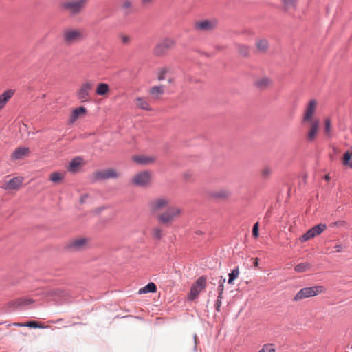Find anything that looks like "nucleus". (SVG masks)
<instances>
[{
    "instance_id": "obj_1",
    "label": "nucleus",
    "mask_w": 352,
    "mask_h": 352,
    "mask_svg": "<svg viewBox=\"0 0 352 352\" xmlns=\"http://www.w3.org/2000/svg\"><path fill=\"white\" fill-rule=\"evenodd\" d=\"M85 38V31L79 28H67L62 34V39L64 43L71 45L83 41Z\"/></svg>"
},
{
    "instance_id": "obj_2",
    "label": "nucleus",
    "mask_w": 352,
    "mask_h": 352,
    "mask_svg": "<svg viewBox=\"0 0 352 352\" xmlns=\"http://www.w3.org/2000/svg\"><path fill=\"white\" fill-rule=\"evenodd\" d=\"M182 213L183 210L180 207L171 206L163 212L157 214V219L162 224L170 226L179 219Z\"/></svg>"
},
{
    "instance_id": "obj_3",
    "label": "nucleus",
    "mask_w": 352,
    "mask_h": 352,
    "mask_svg": "<svg viewBox=\"0 0 352 352\" xmlns=\"http://www.w3.org/2000/svg\"><path fill=\"white\" fill-rule=\"evenodd\" d=\"M89 0H64L60 2V8L71 15H78L85 9Z\"/></svg>"
},
{
    "instance_id": "obj_4",
    "label": "nucleus",
    "mask_w": 352,
    "mask_h": 352,
    "mask_svg": "<svg viewBox=\"0 0 352 352\" xmlns=\"http://www.w3.org/2000/svg\"><path fill=\"white\" fill-rule=\"evenodd\" d=\"M326 292V288L322 285H314L300 289L294 297V301L298 302L302 300L314 297Z\"/></svg>"
},
{
    "instance_id": "obj_5",
    "label": "nucleus",
    "mask_w": 352,
    "mask_h": 352,
    "mask_svg": "<svg viewBox=\"0 0 352 352\" xmlns=\"http://www.w3.org/2000/svg\"><path fill=\"white\" fill-rule=\"evenodd\" d=\"M152 173L148 170H143L135 174L131 179V183L136 186L146 187L151 182Z\"/></svg>"
},
{
    "instance_id": "obj_6",
    "label": "nucleus",
    "mask_w": 352,
    "mask_h": 352,
    "mask_svg": "<svg viewBox=\"0 0 352 352\" xmlns=\"http://www.w3.org/2000/svg\"><path fill=\"white\" fill-rule=\"evenodd\" d=\"M93 89V83L91 81L82 82L76 91V98L81 102L90 100L91 91Z\"/></svg>"
},
{
    "instance_id": "obj_7",
    "label": "nucleus",
    "mask_w": 352,
    "mask_h": 352,
    "mask_svg": "<svg viewBox=\"0 0 352 352\" xmlns=\"http://www.w3.org/2000/svg\"><path fill=\"white\" fill-rule=\"evenodd\" d=\"M175 45V41L171 38H165L160 41L154 47L153 53L157 56L165 54Z\"/></svg>"
},
{
    "instance_id": "obj_8",
    "label": "nucleus",
    "mask_w": 352,
    "mask_h": 352,
    "mask_svg": "<svg viewBox=\"0 0 352 352\" xmlns=\"http://www.w3.org/2000/svg\"><path fill=\"white\" fill-rule=\"evenodd\" d=\"M317 107V101L315 99L311 100L307 104L302 122L303 124H306L308 122H312L314 120H319L318 119L314 118Z\"/></svg>"
},
{
    "instance_id": "obj_9",
    "label": "nucleus",
    "mask_w": 352,
    "mask_h": 352,
    "mask_svg": "<svg viewBox=\"0 0 352 352\" xmlns=\"http://www.w3.org/2000/svg\"><path fill=\"white\" fill-rule=\"evenodd\" d=\"M206 279L204 276L199 277L190 288L188 298L191 300H195L200 292L206 287Z\"/></svg>"
},
{
    "instance_id": "obj_10",
    "label": "nucleus",
    "mask_w": 352,
    "mask_h": 352,
    "mask_svg": "<svg viewBox=\"0 0 352 352\" xmlns=\"http://www.w3.org/2000/svg\"><path fill=\"white\" fill-rule=\"evenodd\" d=\"M170 204V199L166 197H158L151 201L148 207L151 213L155 214L165 208Z\"/></svg>"
},
{
    "instance_id": "obj_11",
    "label": "nucleus",
    "mask_w": 352,
    "mask_h": 352,
    "mask_svg": "<svg viewBox=\"0 0 352 352\" xmlns=\"http://www.w3.org/2000/svg\"><path fill=\"white\" fill-rule=\"evenodd\" d=\"M326 228L327 226L325 224L320 223L309 229L306 233L300 237L299 240L301 242H305L314 239V237L320 235Z\"/></svg>"
},
{
    "instance_id": "obj_12",
    "label": "nucleus",
    "mask_w": 352,
    "mask_h": 352,
    "mask_svg": "<svg viewBox=\"0 0 352 352\" xmlns=\"http://www.w3.org/2000/svg\"><path fill=\"white\" fill-rule=\"evenodd\" d=\"M89 244V239L84 237H78L71 240L67 244V248L72 251H80L85 250Z\"/></svg>"
},
{
    "instance_id": "obj_13",
    "label": "nucleus",
    "mask_w": 352,
    "mask_h": 352,
    "mask_svg": "<svg viewBox=\"0 0 352 352\" xmlns=\"http://www.w3.org/2000/svg\"><path fill=\"white\" fill-rule=\"evenodd\" d=\"M97 180H103L108 179H114L120 177V173L114 168H108L102 170L96 171L94 174Z\"/></svg>"
},
{
    "instance_id": "obj_14",
    "label": "nucleus",
    "mask_w": 352,
    "mask_h": 352,
    "mask_svg": "<svg viewBox=\"0 0 352 352\" xmlns=\"http://www.w3.org/2000/svg\"><path fill=\"white\" fill-rule=\"evenodd\" d=\"M216 20H199L194 23V28L197 31H210L217 26Z\"/></svg>"
},
{
    "instance_id": "obj_15",
    "label": "nucleus",
    "mask_w": 352,
    "mask_h": 352,
    "mask_svg": "<svg viewBox=\"0 0 352 352\" xmlns=\"http://www.w3.org/2000/svg\"><path fill=\"white\" fill-rule=\"evenodd\" d=\"M132 160L140 165H148L153 164L156 160V157L153 155H133L131 157Z\"/></svg>"
},
{
    "instance_id": "obj_16",
    "label": "nucleus",
    "mask_w": 352,
    "mask_h": 352,
    "mask_svg": "<svg viewBox=\"0 0 352 352\" xmlns=\"http://www.w3.org/2000/svg\"><path fill=\"white\" fill-rule=\"evenodd\" d=\"M307 123H309L310 126L307 135V139L309 142H313L318 133L320 122L319 120H314Z\"/></svg>"
},
{
    "instance_id": "obj_17",
    "label": "nucleus",
    "mask_w": 352,
    "mask_h": 352,
    "mask_svg": "<svg viewBox=\"0 0 352 352\" xmlns=\"http://www.w3.org/2000/svg\"><path fill=\"white\" fill-rule=\"evenodd\" d=\"M23 179L21 177H16L6 182L3 185L5 190H16L19 188L23 183Z\"/></svg>"
},
{
    "instance_id": "obj_18",
    "label": "nucleus",
    "mask_w": 352,
    "mask_h": 352,
    "mask_svg": "<svg viewBox=\"0 0 352 352\" xmlns=\"http://www.w3.org/2000/svg\"><path fill=\"white\" fill-rule=\"evenodd\" d=\"M134 102L136 107L138 109L147 111H151L153 110L148 102V100L144 97H136L134 100Z\"/></svg>"
},
{
    "instance_id": "obj_19",
    "label": "nucleus",
    "mask_w": 352,
    "mask_h": 352,
    "mask_svg": "<svg viewBox=\"0 0 352 352\" xmlns=\"http://www.w3.org/2000/svg\"><path fill=\"white\" fill-rule=\"evenodd\" d=\"M83 160L80 157H75L69 163L67 170L71 173H76L83 166Z\"/></svg>"
},
{
    "instance_id": "obj_20",
    "label": "nucleus",
    "mask_w": 352,
    "mask_h": 352,
    "mask_svg": "<svg viewBox=\"0 0 352 352\" xmlns=\"http://www.w3.org/2000/svg\"><path fill=\"white\" fill-rule=\"evenodd\" d=\"M14 94V91L12 89H8L2 93L0 95V110L2 109L8 100L12 97Z\"/></svg>"
},
{
    "instance_id": "obj_21",
    "label": "nucleus",
    "mask_w": 352,
    "mask_h": 352,
    "mask_svg": "<svg viewBox=\"0 0 352 352\" xmlns=\"http://www.w3.org/2000/svg\"><path fill=\"white\" fill-rule=\"evenodd\" d=\"M110 92V87L107 83L100 82L96 88V94L98 96H107Z\"/></svg>"
},
{
    "instance_id": "obj_22",
    "label": "nucleus",
    "mask_w": 352,
    "mask_h": 352,
    "mask_svg": "<svg viewBox=\"0 0 352 352\" xmlns=\"http://www.w3.org/2000/svg\"><path fill=\"white\" fill-rule=\"evenodd\" d=\"M272 84V80L268 77H263L256 80L254 85L259 89H265Z\"/></svg>"
},
{
    "instance_id": "obj_23",
    "label": "nucleus",
    "mask_w": 352,
    "mask_h": 352,
    "mask_svg": "<svg viewBox=\"0 0 352 352\" xmlns=\"http://www.w3.org/2000/svg\"><path fill=\"white\" fill-rule=\"evenodd\" d=\"M87 109L83 107L74 109L71 115V122H75L80 116L85 115Z\"/></svg>"
},
{
    "instance_id": "obj_24",
    "label": "nucleus",
    "mask_w": 352,
    "mask_h": 352,
    "mask_svg": "<svg viewBox=\"0 0 352 352\" xmlns=\"http://www.w3.org/2000/svg\"><path fill=\"white\" fill-rule=\"evenodd\" d=\"M149 93L154 98H159L164 93V87L163 85L152 87Z\"/></svg>"
},
{
    "instance_id": "obj_25",
    "label": "nucleus",
    "mask_w": 352,
    "mask_h": 352,
    "mask_svg": "<svg viewBox=\"0 0 352 352\" xmlns=\"http://www.w3.org/2000/svg\"><path fill=\"white\" fill-rule=\"evenodd\" d=\"M231 192L228 189H221L212 193V197L221 199H226L230 197Z\"/></svg>"
},
{
    "instance_id": "obj_26",
    "label": "nucleus",
    "mask_w": 352,
    "mask_h": 352,
    "mask_svg": "<svg viewBox=\"0 0 352 352\" xmlns=\"http://www.w3.org/2000/svg\"><path fill=\"white\" fill-rule=\"evenodd\" d=\"M30 153V150L28 148H19L12 154V157L15 160L23 158L24 156H27Z\"/></svg>"
},
{
    "instance_id": "obj_27",
    "label": "nucleus",
    "mask_w": 352,
    "mask_h": 352,
    "mask_svg": "<svg viewBox=\"0 0 352 352\" xmlns=\"http://www.w3.org/2000/svg\"><path fill=\"white\" fill-rule=\"evenodd\" d=\"M65 173L61 172H53L50 175V180L54 183H59L65 177Z\"/></svg>"
},
{
    "instance_id": "obj_28",
    "label": "nucleus",
    "mask_w": 352,
    "mask_h": 352,
    "mask_svg": "<svg viewBox=\"0 0 352 352\" xmlns=\"http://www.w3.org/2000/svg\"><path fill=\"white\" fill-rule=\"evenodd\" d=\"M157 290V287L154 283H149L145 287L141 288L139 290V294H146V293H153Z\"/></svg>"
},
{
    "instance_id": "obj_29",
    "label": "nucleus",
    "mask_w": 352,
    "mask_h": 352,
    "mask_svg": "<svg viewBox=\"0 0 352 352\" xmlns=\"http://www.w3.org/2000/svg\"><path fill=\"white\" fill-rule=\"evenodd\" d=\"M256 49L260 52H265L269 47V43L265 39H261L256 42Z\"/></svg>"
},
{
    "instance_id": "obj_30",
    "label": "nucleus",
    "mask_w": 352,
    "mask_h": 352,
    "mask_svg": "<svg viewBox=\"0 0 352 352\" xmlns=\"http://www.w3.org/2000/svg\"><path fill=\"white\" fill-rule=\"evenodd\" d=\"M311 267L309 263H301L295 266L294 270L298 273H302L309 270Z\"/></svg>"
},
{
    "instance_id": "obj_31",
    "label": "nucleus",
    "mask_w": 352,
    "mask_h": 352,
    "mask_svg": "<svg viewBox=\"0 0 352 352\" xmlns=\"http://www.w3.org/2000/svg\"><path fill=\"white\" fill-rule=\"evenodd\" d=\"M352 151H347L344 153L343 155V164L345 166H349L351 168H352Z\"/></svg>"
},
{
    "instance_id": "obj_32",
    "label": "nucleus",
    "mask_w": 352,
    "mask_h": 352,
    "mask_svg": "<svg viewBox=\"0 0 352 352\" xmlns=\"http://www.w3.org/2000/svg\"><path fill=\"white\" fill-rule=\"evenodd\" d=\"M118 38L123 45H129L132 41V37L124 33L120 34L118 35Z\"/></svg>"
},
{
    "instance_id": "obj_33",
    "label": "nucleus",
    "mask_w": 352,
    "mask_h": 352,
    "mask_svg": "<svg viewBox=\"0 0 352 352\" xmlns=\"http://www.w3.org/2000/svg\"><path fill=\"white\" fill-rule=\"evenodd\" d=\"M33 300L30 298H21L16 299L13 303L16 307H21L31 304Z\"/></svg>"
},
{
    "instance_id": "obj_34",
    "label": "nucleus",
    "mask_w": 352,
    "mask_h": 352,
    "mask_svg": "<svg viewBox=\"0 0 352 352\" xmlns=\"http://www.w3.org/2000/svg\"><path fill=\"white\" fill-rule=\"evenodd\" d=\"M152 236L157 240H160L162 238V229L159 227H154L151 230Z\"/></svg>"
},
{
    "instance_id": "obj_35",
    "label": "nucleus",
    "mask_w": 352,
    "mask_h": 352,
    "mask_svg": "<svg viewBox=\"0 0 352 352\" xmlns=\"http://www.w3.org/2000/svg\"><path fill=\"white\" fill-rule=\"evenodd\" d=\"M272 173V169L269 166L263 167L260 172L261 176L263 179H268Z\"/></svg>"
},
{
    "instance_id": "obj_36",
    "label": "nucleus",
    "mask_w": 352,
    "mask_h": 352,
    "mask_svg": "<svg viewBox=\"0 0 352 352\" xmlns=\"http://www.w3.org/2000/svg\"><path fill=\"white\" fill-rule=\"evenodd\" d=\"M297 0H282L283 8L288 10L295 7Z\"/></svg>"
},
{
    "instance_id": "obj_37",
    "label": "nucleus",
    "mask_w": 352,
    "mask_h": 352,
    "mask_svg": "<svg viewBox=\"0 0 352 352\" xmlns=\"http://www.w3.org/2000/svg\"><path fill=\"white\" fill-rule=\"evenodd\" d=\"M324 133L329 138L331 136V121L330 118H326L324 120Z\"/></svg>"
},
{
    "instance_id": "obj_38",
    "label": "nucleus",
    "mask_w": 352,
    "mask_h": 352,
    "mask_svg": "<svg viewBox=\"0 0 352 352\" xmlns=\"http://www.w3.org/2000/svg\"><path fill=\"white\" fill-rule=\"evenodd\" d=\"M239 275V270L238 267L234 269L230 274H229V278H228V283L232 284L234 280H235L236 278H238Z\"/></svg>"
},
{
    "instance_id": "obj_39",
    "label": "nucleus",
    "mask_w": 352,
    "mask_h": 352,
    "mask_svg": "<svg viewBox=\"0 0 352 352\" xmlns=\"http://www.w3.org/2000/svg\"><path fill=\"white\" fill-rule=\"evenodd\" d=\"M258 352H276V349L272 344H265Z\"/></svg>"
},
{
    "instance_id": "obj_40",
    "label": "nucleus",
    "mask_w": 352,
    "mask_h": 352,
    "mask_svg": "<svg viewBox=\"0 0 352 352\" xmlns=\"http://www.w3.org/2000/svg\"><path fill=\"white\" fill-rule=\"evenodd\" d=\"M169 72V68L164 67L160 69L157 78L159 80H162L165 78V74Z\"/></svg>"
},
{
    "instance_id": "obj_41",
    "label": "nucleus",
    "mask_w": 352,
    "mask_h": 352,
    "mask_svg": "<svg viewBox=\"0 0 352 352\" xmlns=\"http://www.w3.org/2000/svg\"><path fill=\"white\" fill-rule=\"evenodd\" d=\"M25 327L31 328H43V327L36 321H30L25 323Z\"/></svg>"
},
{
    "instance_id": "obj_42",
    "label": "nucleus",
    "mask_w": 352,
    "mask_h": 352,
    "mask_svg": "<svg viewBox=\"0 0 352 352\" xmlns=\"http://www.w3.org/2000/svg\"><path fill=\"white\" fill-rule=\"evenodd\" d=\"M258 222H256L253 226L252 235L254 238H257L258 236Z\"/></svg>"
},
{
    "instance_id": "obj_43",
    "label": "nucleus",
    "mask_w": 352,
    "mask_h": 352,
    "mask_svg": "<svg viewBox=\"0 0 352 352\" xmlns=\"http://www.w3.org/2000/svg\"><path fill=\"white\" fill-rule=\"evenodd\" d=\"M132 7V2L130 0H124L122 1V8L125 10H129Z\"/></svg>"
},
{
    "instance_id": "obj_44",
    "label": "nucleus",
    "mask_w": 352,
    "mask_h": 352,
    "mask_svg": "<svg viewBox=\"0 0 352 352\" xmlns=\"http://www.w3.org/2000/svg\"><path fill=\"white\" fill-rule=\"evenodd\" d=\"M223 290H224L223 285V284L219 285V286L218 287V297L220 299L223 298Z\"/></svg>"
},
{
    "instance_id": "obj_45",
    "label": "nucleus",
    "mask_w": 352,
    "mask_h": 352,
    "mask_svg": "<svg viewBox=\"0 0 352 352\" xmlns=\"http://www.w3.org/2000/svg\"><path fill=\"white\" fill-rule=\"evenodd\" d=\"M221 306V299H220L218 297L217 300L216 301V303H215V308H216V310L219 312L220 311Z\"/></svg>"
},
{
    "instance_id": "obj_46",
    "label": "nucleus",
    "mask_w": 352,
    "mask_h": 352,
    "mask_svg": "<svg viewBox=\"0 0 352 352\" xmlns=\"http://www.w3.org/2000/svg\"><path fill=\"white\" fill-rule=\"evenodd\" d=\"M241 53L244 56L247 55L248 54V47L245 46H243L241 49Z\"/></svg>"
},
{
    "instance_id": "obj_47",
    "label": "nucleus",
    "mask_w": 352,
    "mask_h": 352,
    "mask_svg": "<svg viewBox=\"0 0 352 352\" xmlns=\"http://www.w3.org/2000/svg\"><path fill=\"white\" fill-rule=\"evenodd\" d=\"M192 174L189 172H186L184 174V177L186 180H190L192 178Z\"/></svg>"
},
{
    "instance_id": "obj_48",
    "label": "nucleus",
    "mask_w": 352,
    "mask_h": 352,
    "mask_svg": "<svg viewBox=\"0 0 352 352\" xmlns=\"http://www.w3.org/2000/svg\"><path fill=\"white\" fill-rule=\"evenodd\" d=\"M334 248L336 249V252H340L342 250V245L341 244H337Z\"/></svg>"
},
{
    "instance_id": "obj_49",
    "label": "nucleus",
    "mask_w": 352,
    "mask_h": 352,
    "mask_svg": "<svg viewBox=\"0 0 352 352\" xmlns=\"http://www.w3.org/2000/svg\"><path fill=\"white\" fill-rule=\"evenodd\" d=\"M154 0H141L143 5L151 4Z\"/></svg>"
},
{
    "instance_id": "obj_50",
    "label": "nucleus",
    "mask_w": 352,
    "mask_h": 352,
    "mask_svg": "<svg viewBox=\"0 0 352 352\" xmlns=\"http://www.w3.org/2000/svg\"><path fill=\"white\" fill-rule=\"evenodd\" d=\"M13 325L16 327H25V323L14 322Z\"/></svg>"
},
{
    "instance_id": "obj_51",
    "label": "nucleus",
    "mask_w": 352,
    "mask_h": 352,
    "mask_svg": "<svg viewBox=\"0 0 352 352\" xmlns=\"http://www.w3.org/2000/svg\"><path fill=\"white\" fill-rule=\"evenodd\" d=\"M324 179H325L326 181L329 182L330 180V179H331L330 175L329 174L326 175L324 176Z\"/></svg>"
},
{
    "instance_id": "obj_52",
    "label": "nucleus",
    "mask_w": 352,
    "mask_h": 352,
    "mask_svg": "<svg viewBox=\"0 0 352 352\" xmlns=\"http://www.w3.org/2000/svg\"><path fill=\"white\" fill-rule=\"evenodd\" d=\"M258 258H256V259H255V262H254V265H255V266H258Z\"/></svg>"
}]
</instances>
